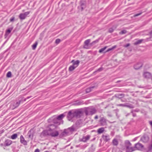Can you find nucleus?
I'll return each mask as SVG.
<instances>
[{"instance_id": "48", "label": "nucleus", "mask_w": 152, "mask_h": 152, "mask_svg": "<svg viewBox=\"0 0 152 152\" xmlns=\"http://www.w3.org/2000/svg\"><path fill=\"white\" fill-rule=\"evenodd\" d=\"M34 152H39V150L38 149H37L35 150Z\"/></svg>"}, {"instance_id": "11", "label": "nucleus", "mask_w": 152, "mask_h": 152, "mask_svg": "<svg viewBox=\"0 0 152 152\" xmlns=\"http://www.w3.org/2000/svg\"><path fill=\"white\" fill-rule=\"evenodd\" d=\"M126 152H132L135 150L134 147H132L131 146H126Z\"/></svg>"}, {"instance_id": "1", "label": "nucleus", "mask_w": 152, "mask_h": 152, "mask_svg": "<svg viewBox=\"0 0 152 152\" xmlns=\"http://www.w3.org/2000/svg\"><path fill=\"white\" fill-rule=\"evenodd\" d=\"M82 114V112L81 111L77 110L70 111L68 113L67 118L68 120L73 122L77 118H79Z\"/></svg>"}, {"instance_id": "50", "label": "nucleus", "mask_w": 152, "mask_h": 152, "mask_svg": "<svg viewBox=\"0 0 152 152\" xmlns=\"http://www.w3.org/2000/svg\"><path fill=\"white\" fill-rule=\"evenodd\" d=\"M98 118V116L97 115H96L94 117V119H97Z\"/></svg>"}, {"instance_id": "41", "label": "nucleus", "mask_w": 152, "mask_h": 152, "mask_svg": "<svg viewBox=\"0 0 152 152\" xmlns=\"http://www.w3.org/2000/svg\"><path fill=\"white\" fill-rule=\"evenodd\" d=\"M103 70V68L102 67H101L98 69L97 70V72H100Z\"/></svg>"}, {"instance_id": "45", "label": "nucleus", "mask_w": 152, "mask_h": 152, "mask_svg": "<svg viewBox=\"0 0 152 152\" xmlns=\"http://www.w3.org/2000/svg\"><path fill=\"white\" fill-rule=\"evenodd\" d=\"M141 14V13L137 14H135V15H134V17L140 15Z\"/></svg>"}, {"instance_id": "44", "label": "nucleus", "mask_w": 152, "mask_h": 152, "mask_svg": "<svg viewBox=\"0 0 152 152\" xmlns=\"http://www.w3.org/2000/svg\"><path fill=\"white\" fill-rule=\"evenodd\" d=\"M130 46V44L129 43L125 45L124 47L126 48H127Z\"/></svg>"}, {"instance_id": "22", "label": "nucleus", "mask_w": 152, "mask_h": 152, "mask_svg": "<svg viewBox=\"0 0 152 152\" xmlns=\"http://www.w3.org/2000/svg\"><path fill=\"white\" fill-rule=\"evenodd\" d=\"M118 143V141L116 139L114 138L112 141V143L114 145L117 146Z\"/></svg>"}, {"instance_id": "32", "label": "nucleus", "mask_w": 152, "mask_h": 152, "mask_svg": "<svg viewBox=\"0 0 152 152\" xmlns=\"http://www.w3.org/2000/svg\"><path fill=\"white\" fill-rule=\"evenodd\" d=\"M91 41L90 39H88L84 42V45H88Z\"/></svg>"}, {"instance_id": "10", "label": "nucleus", "mask_w": 152, "mask_h": 152, "mask_svg": "<svg viewBox=\"0 0 152 152\" xmlns=\"http://www.w3.org/2000/svg\"><path fill=\"white\" fill-rule=\"evenodd\" d=\"M50 136L52 137H56L59 134L58 132L56 130L53 131L52 132H50Z\"/></svg>"}, {"instance_id": "49", "label": "nucleus", "mask_w": 152, "mask_h": 152, "mask_svg": "<svg viewBox=\"0 0 152 152\" xmlns=\"http://www.w3.org/2000/svg\"><path fill=\"white\" fill-rule=\"evenodd\" d=\"M31 97V96H28V97H27L25 99H24V101H26V99H29V98H30Z\"/></svg>"}, {"instance_id": "28", "label": "nucleus", "mask_w": 152, "mask_h": 152, "mask_svg": "<svg viewBox=\"0 0 152 152\" xmlns=\"http://www.w3.org/2000/svg\"><path fill=\"white\" fill-rule=\"evenodd\" d=\"M125 107H127L129 108H133L134 107L131 104H130L129 103H126Z\"/></svg>"}, {"instance_id": "54", "label": "nucleus", "mask_w": 152, "mask_h": 152, "mask_svg": "<svg viewBox=\"0 0 152 152\" xmlns=\"http://www.w3.org/2000/svg\"><path fill=\"white\" fill-rule=\"evenodd\" d=\"M151 34L152 35V31L151 32Z\"/></svg>"}, {"instance_id": "6", "label": "nucleus", "mask_w": 152, "mask_h": 152, "mask_svg": "<svg viewBox=\"0 0 152 152\" xmlns=\"http://www.w3.org/2000/svg\"><path fill=\"white\" fill-rule=\"evenodd\" d=\"M29 13L30 12H27L24 13H20L19 16V17L20 20H24L25 19L27 16L29 14Z\"/></svg>"}, {"instance_id": "34", "label": "nucleus", "mask_w": 152, "mask_h": 152, "mask_svg": "<svg viewBox=\"0 0 152 152\" xmlns=\"http://www.w3.org/2000/svg\"><path fill=\"white\" fill-rule=\"evenodd\" d=\"M126 146H131L132 144L129 141H126Z\"/></svg>"}, {"instance_id": "2", "label": "nucleus", "mask_w": 152, "mask_h": 152, "mask_svg": "<svg viewBox=\"0 0 152 152\" xmlns=\"http://www.w3.org/2000/svg\"><path fill=\"white\" fill-rule=\"evenodd\" d=\"M96 112L95 108L92 107L86 108L84 110V112L86 115H92L95 113Z\"/></svg>"}, {"instance_id": "55", "label": "nucleus", "mask_w": 152, "mask_h": 152, "mask_svg": "<svg viewBox=\"0 0 152 152\" xmlns=\"http://www.w3.org/2000/svg\"><path fill=\"white\" fill-rule=\"evenodd\" d=\"M135 116V115L134 114H133V116Z\"/></svg>"}, {"instance_id": "23", "label": "nucleus", "mask_w": 152, "mask_h": 152, "mask_svg": "<svg viewBox=\"0 0 152 152\" xmlns=\"http://www.w3.org/2000/svg\"><path fill=\"white\" fill-rule=\"evenodd\" d=\"M104 131V128L103 127H102L99 128L97 130V132L98 134H100L103 133Z\"/></svg>"}, {"instance_id": "43", "label": "nucleus", "mask_w": 152, "mask_h": 152, "mask_svg": "<svg viewBox=\"0 0 152 152\" xmlns=\"http://www.w3.org/2000/svg\"><path fill=\"white\" fill-rule=\"evenodd\" d=\"M14 19H15V17H12L10 18V22H12L14 20Z\"/></svg>"}, {"instance_id": "37", "label": "nucleus", "mask_w": 152, "mask_h": 152, "mask_svg": "<svg viewBox=\"0 0 152 152\" xmlns=\"http://www.w3.org/2000/svg\"><path fill=\"white\" fill-rule=\"evenodd\" d=\"M98 41H99V40L98 39H97V40H96L95 41H93L91 44V45H94L95 43H97L98 42Z\"/></svg>"}, {"instance_id": "35", "label": "nucleus", "mask_w": 152, "mask_h": 152, "mask_svg": "<svg viewBox=\"0 0 152 152\" xmlns=\"http://www.w3.org/2000/svg\"><path fill=\"white\" fill-rule=\"evenodd\" d=\"M127 33V31L126 30H123L119 33L120 34H125Z\"/></svg>"}, {"instance_id": "36", "label": "nucleus", "mask_w": 152, "mask_h": 152, "mask_svg": "<svg viewBox=\"0 0 152 152\" xmlns=\"http://www.w3.org/2000/svg\"><path fill=\"white\" fill-rule=\"evenodd\" d=\"M11 76V72H9L7 74V76L8 77H10Z\"/></svg>"}, {"instance_id": "3", "label": "nucleus", "mask_w": 152, "mask_h": 152, "mask_svg": "<svg viewBox=\"0 0 152 152\" xmlns=\"http://www.w3.org/2000/svg\"><path fill=\"white\" fill-rule=\"evenodd\" d=\"M48 121L49 122H52L55 124H58V125H60L61 124L60 122L56 117V116H54L52 117L49 119Z\"/></svg>"}, {"instance_id": "26", "label": "nucleus", "mask_w": 152, "mask_h": 152, "mask_svg": "<svg viewBox=\"0 0 152 152\" xmlns=\"http://www.w3.org/2000/svg\"><path fill=\"white\" fill-rule=\"evenodd\" d=\"M94 86H92L87 88L86 90V93H88L91 92L92 89L94 88Z\"/></svg>"}, {"instance_id": "4", "label": "nucleus", "mask_w": 152, "mask_h": 152, "mask_svg": "<svg viewBox=\"0 0 152 152\" xmlns=\"http://www.w3.org/2000/svg\"><path fill=\"white\" fill-rule=\"evenodd\" d=\"M75 131V128L73 126H72L67 129H65L62 133V134L66 135L68 134L69 132H72Z\"/></svg>"}, {"instance_id": "16", "label": "nucleus", "mask_w": 152, "mask_h": 152, "mask_svg": "<svg viewBox=\"0 0 152 152\" xmlns=\"http://www.w3.org/2000/svg\"><path fill=\"white\" fill-rule=\"evenodd\" d=\"M142 63L141 62H140L135 64L134 67L135 69H138L141 68L142 66Z\"/></svg>"}, {"instance_id": "18", "label": "nucleus", "mask_w": 152, "mask_h": 152, "mask_svg": "<svg viewBox=\"0 0 152 152\" xmlns=\"http://www.w3.org/2000/svg\"><path fill=\"white\" fill-rule=\"evenodd\" d=\"M102 137L104 140L106 142H108L110 140V136L108 135H103Z\"/></svg>"}, {"instance_id": "15", "label": "nucleus", "mask_w": 152, "mask_h": 152, "mask_svg": "<svg viewBox=\"0 0 152 152\" xmlns=\"http://www.w3.org/2000/svg\"><path fill=\"white\" fill-rule=\"evenodd\" d=\"M21 101L20 100L18 102H14L13 104H11V106L12 107V108L14 109L18 107L20 105Z\"/></svg>"}, {"instance_id": "24", "label": "nucleus", "mask_w": 152, "mask_h": 152, "mask_svg": "<svg viewBox=\"0 0 152 152\" xmlns=\"http://www.w3.org/2000/svg\"><path fill=\"white\" fill-rule=\"evenodd\" d=\"M12 30V28H10L7 30L6 31L5 36L7 37L8 34L10 33Z\"/></svg>"}, {"instance_id": "17", "label": "nucleus", "mask_w": 152, "mask_h": 152, "mask_svg": "<svg viewBox=\"0 0 152 152\" xmlns=\"http://www.w3.org/2000/svg\"><path fill=\"white\" fill-rule=\"evenodd\" d=\"M20 142L21 143L23 144L24 145H27V142L26 140L23 135H21L20 136Z\"/></svg>"}, {"instance_id": "27", "label": "nucleus", "mask_w": 152, "mask_h": 152, "mask_svg": "<svg viewBox=\"0 0 152 152\" xmlns=\"http://www.w3.org/2000/svg\"><path fill=\"white\" fill-rule=\"evenodd\" d=\"M143 40H144L143 39L138 40L137 41L135 42L134 43V44L135 45H136L140 44Z\"/></svg>"}, {"instance_id": "30", "label": "nucleus", "mask_w": 152, "mask_h": 152, "mask_svg": "<svg viewBox=\"0 0 152 152\" xmlns=\"http://www.w3.org/2000/svg\"><path fill=\"white\" fill-rule=\"evenodd\" d=\"M38 44V42H36L32 46V49L34 50H35Z\"/></svg>"}, {"instance_id": "21", "label": "nucleus", "mask_w": 152, "mask_h": 152, "mask_svg": "<svg viewBox=\"0 0 152 152\" xmlns=\"http://www.w3.org/2000/svg\"><path fill=\"white\" fill-rule=\"evenodd\" d=\"M72 62L73 63V66H76L77 67L80 61L79 60H77L75 61H74V60H73L72 61Z\"/></svg>"}, {"instance_id": "12", "label": "nucleus", "mask_w": 152, "mask_h": 152, "mask_svg": "<svg viewBox=\"0 0 152 152\" xmlns=\"http://www.w3.org/2000/svg\"><path fill=\"white\" fill-rule=\"evenodd\" d=\"M151 74L149 72H145L143 74V77L147 79L151 78Z\"/></svg>"}, {"instance_id": "19", "label": "nucleus", "mask_w": 152, "mask_h": 152, "mask_svg": "<svg viewBox=\"0 0 152 152\" xmlns=\"http://www.w3.org/2000/svg\"><path fill=\"white\" fill-rule=\"evenodd\" d=\"M12 143L11 140L9 139L6 140L4 142V145L5 146H8L10 145Z\"/></svg>"}, {"instance_id": "20", "label": "nucleus", "mask_w": 152, "mask_h": 152, "mask_svg": "<svg viewBox=\"0 0 152 152\" xmlns=\"http://www.w3.org/2000/svg\"><path fill=\"white\" fill-rule=\"evenodd\" d=\"M64 115L63 114H61L57 116H56V117L57 118L58 120L61 123V121L63 118L64 117Z\"/></svg>"}, {"instance_id": "9", "label": "nucleus", "mask_w": 152, "mask_h": 152, "mask_svg": "<svg viewBox=\"0 0 152 152\" xmlns=\"http://www.w3.org/2000/svg\"><path fill=\"white\" fill-rule=\"evenodd\" d=\"M107 120L104 117H101L99 121L100 123L102 126H104L107 124Z\"/></svg>"}, {"instance_id": "29", "label": "nucleus", "mask_w": 152, "mask_h": 152, "mask_svg": "<svg viewBox=\"0 0 152 152\" xmlns=\"http://www.w3.org/2000/svg\"><path fill=\"white\" fill-rule=\"evenodd\" d=\"M18 137V134H14L11 137V138L12 139H16Z\"/></svg>"}, {"instance_id": "8", "label": "nucleus", "mask_w": 152, "mask_h": 152, "mask_svg": "<svg viewBox=\"0 0 152 152\" xmlns=\"http://www.w3.org/2000/svg\"><path fill=\"white\" fill-rule=\"evenodd\" d=\"M91 136L89 135L86 136H84L83 137L80 139V141L83 142H86L90 138Z\"/></svg>"}, {"instance_id": "46", "label": "nucleus", "mask_w": 152, "mask_h": 152, "mask_svg": "<svg viewBox=\"0 0 152 152\" xmlns=\"http://www.w3.org/2000/svg\"><path fill=\"white\" fill-rule=\"evenodd\" d=\"M112 49L111 48H109L108 49H107V51H106V52H109L111 50H112Z\"/></svg>"}, {"instance_id": "51", "label": "nucleus", "mask_w": 152, "mask_h": 152, "mask_svg": "<svg viewBox=\"0 0 152 152\" xmlns=\"http://www.w3.org/2000/svg\"><path fill=\"white\" fill-rule=\"evenodd\" d=\"M150 124L152 127V121H150L149 122Z\"/></svg>"}, {"instance_id": "42", "label": "nucleus", "mask_w": 152, "mask_h": 152, "mask_svg": "<svg viewBox=\"0 0 152 152\" xmlns=\"http://www.w3.org/2000/svg\"><path fill=\"white\" fill-rule=\"evenodd\" d=\"M83 48H85L86 49H88L89 48L88 45H85L83 46Z\"/></svg>"}, {"instance_id": "5", "label": "nucleus", "mask_w": 152, "mask_h": 152, "mask_svg": "<svg viewBox=\"0 0 152 152\" xmlns=\"http://www.w3.org/2000/svg\"><path fill=\"white\" fill-rule=\"evenodd\" d=\"M50 132L48 129L44 130L40 134L41 137H42L50 136Z\"/></svg>"}, {"instance_id": "33", "label": "nucleus", "mask_w": 152, "mask_h": 152, "mask_svg": "<svg viewBox=\"0 0 152 152\" xmlns=\"http://www.w3.org/2000/svg\"><path fill=\"white\" fill-rule=\"evenodd\" d=\"M107 48V46H105L104 47L100 49L99 50V52L100 53H101L102 52H103L106 48Z\"/></svg>"}, {"instance_id": "39", "label": "nucleus", "mask_w": 152, "mask_h": 152, "mask_svg": "<svg viewBox=\"0 0 152 152\" xmlns=\"http://www.w3.org/2000/svg\"><path fill=\"white\" fill-rule=\"evenodd\" d=\"M114 30V29L112 28H111L109 29L108 31L110 33H112L113 32Z\"/></svg>"}, {"instance_id": "31", "label": "nucleus", "mask_w": 152, "mask_h": 152, "mask_svg": "<svg viewBox=\"0 0 152 152\" xmlns=\"http://www.w3.org/2000/svg\"><path fill=\"white\" fill-rule=\"evenodd\" d=\"M76 66H75L73 65L70 66L69 68V70L70 71H72L73 70H74Z\"/></svg>"}, {"instance_id": "7", "label": "nucleus", "mask_w": 152, "mask_h": 152, "mask_svg": "<svg viewBox=\"0 0 152 152\" xmlns=\"http://www.w3.org/2000/svg\"><path fill=\"white\" fill-rule=\"evenodd\" d=\"M149 138L148 135H144L141 138L140 141L143 143H146L149 140Z\"/></svg>"}, {"instance_id": "56", "label": "nucleus", "mask_w": 152, "mask_h": 152, "mask_svg": "<svg viewBox=\"0 0 152 152\" xmlns=\"http://www.w3.org/2000/svg\"><path fill=\"white\" fill-rule=\"evenodd\" d=\"M45 152H48V151H45Z\"/></svg>"}, {"instance_id": "40", "label": "nucleus", "mask_w": 152, "mask_h": 152, "mask_svg": "<svg viewBox=\"0 0 152 152\" xmlns=\"http://www.w3.org/2000/svg\"><path fill=\"white\" fill-rule=\"evenodd\" d=\"M117 106H122V107H125L126 104H117Z\"/></svg>"}, {"instance_id": "14", "label": "nucleus", "mask_w": 152, "mask_h": 152, "mask_svg": "<svg viewBox=\"0 0 152 152\" xmlns=\"http://www.w3.org/2000/svg\"><path fill=\"white\" fill-rule=\"evenodd\" d=\"M135 149L137 148L139 150H140L143 148V145L140 143H137L135 145Z\"/></svg>"}, {"instance_id": "25", "label": "nucleus", "mask_w": 152, "mask_h": 152, "mask_svg": "<svg viewBox=\"0 0 152 152\" xmlns=\"http://www.w3.org/2000/svg\"><path fill=\"white\" fill-rule=\"evenodd\" d=\"M80 5L82 10L86 7L85 4L82 1L80 2Z\"/></svg>"}, {"instance_id": "13", "label": "nucleus", "mask_w": 152, "mask_h": 152, "mask_svg": "<svg viewBox=\"0 0 152 152\" xmlns=\"http://www.w3.org/2000/svg\"><path fill=\"white\" fill-rule=\"evenodd\" d=\"M57 126L53 124H50L48 126V130L50 132H52L53 131L55 130V129Z\"/></svg>"}, {"instance_id": "38", "label": "nucleus", "mask_w": 152, "mask_h": 152, "mask_svg": "<svg viewBox=\"0 0 152 152\" xmlns=\"http://www.w3.org/2000/svg\"><path fill=\"white\" fill-rule=\"evenodd\" d=\"M61 41L60 39H57L55 41V43L57 44H58L60 43Z\"/></svg>"}, {"instance_id": "52", "label": "nucleus", "mask_w": 152, "mask_h": 152, "mask_svg": "<svg viewBox=\"0 0 152 152\" xmlns=\"http://www.w3.org/2000/svg\"><path fill=\"white\" fill-rule=\"evenodd\" d=\"M79 145H77L76 146V147H79Z\"/></svg>"}, {"instance_id": "53", "label": "nucleus", "mask_w": 152, "mask_h": 152, "mask_svg": "<svg viewBox=\"0 0 152 152\" xmlns=\"http://www.w3.org/2000/svg\"><path fill=\"white\" fill-rule=\"evenodd\" d=\"M86 146L85 145H84L83 146V147H84V148H85Z\"/></svg>"}, {"instance_id": "47", "label": "nucleus", "mask_w": 152, "mask_h": 152, "mask_svg": "<svg viewBox=\"0 0 152 152\" xmlns=\"http://www.w3.org/2000/svg\"><path fill=\"white\" fill-rule=\"evenodd\" d=\"M116 47V45H114V46H113L112 48H111L112 50L114 49Z\"/></svg>"}]
</instances>
